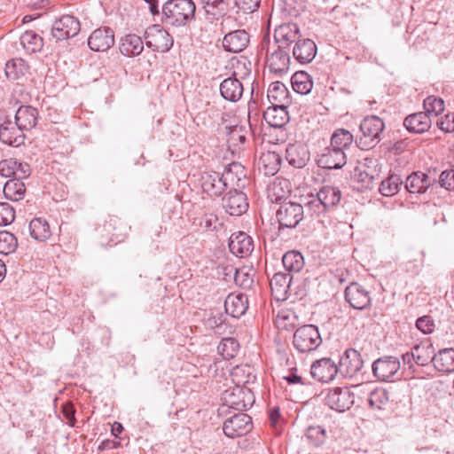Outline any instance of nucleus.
<instances>
[{"instance_id": "1", "label": "nucleus", "mask_w": 454, "mask_h": 454, "mask_svg": "<svg viewBox=\"0 0 454 454\" xmlns=\"http://www.w3.org/2000/svg\"><path fill=\"white\" fill-rule=\"evenodd\" d=\"M341 192L338 187L325 185L318 192L310 194L304 202L306 214L311 217H320L333 210L340 201Z\"/></svg>"}, {"instance_id": "2", "label": "nucleus", "mask_w": 454, "mask_h": 454, "mask_svg": "<svg viewBox=\"0 0 454 454\" xmlns=\"http://www.w3.org/2000/svg\"><path fill=\"white\" fill-rule=\"evenodd\" d=\"M195 11L192 0H168L162 5V21L170 26H184L194 18Z\"/></svg>"}, {"instance_id": "3", "label": "nucleus", "mask_w": 454, "mask_h": 454, "mask_svg": "<svg viewBox=\"0 0 454 454\" xmlns=\"http://www.w3.org/2000/svg\"><path fill=\"white\" fill-rule=\"evenodd\" d=\"M234 71L232 75L224 79L220 84V93L222 97L231 102L239 101L244 91L243 84L240 79H243L250 74V69L247 67L245 60L236 62L232 65Z\"/></svg>"}, {"instance_id": "4", "label": "nucleus", "mask_w": 454, "mask_h": 454, "mask_svg": "<svg viewBox=\"0 0 454 454\" xmlns=\"http://www.w3.org/2000/svg\"><path fill=\"white\" fill-rule=\"evenodd\" d=\"M384 129L385 124L380 117L366 116L360 123L363 136L356 140L357 146L363 150L374 147L380 141Z\"/></svg>"}, {"instance_id": "5", "label": "nucleus", "mask_w": 454, "mask_h": 454, "mask_svg": "<svg viewBox=\"0 0 454 454\" xmlns=\"http://www.w3.org/2000/svg\"><path fill=\"white\" fill-rule=\"evenodd\" d=\"M223 408L228 407L236 411H246L254 403V395L249 388L237 384L226 389L222 395Z\"/></svg>"}, {"instance_id": "6", "label": "nucleus", "mask_w": 454, "mask_h": 454, "mask_svg": "<svg viewBox=\"0 0 454 454\" xmlns=\"http://www.w3.org/2000/svg\"><path fill=\"white\" fill-rule=\"evenodd\" d=\"M293 343L298 351L306 353L317 349L322 343V339L317 326L305 325L294 332Z\"/></svg>"}, {"instance_id": "7", "label": "nucleus", "mask_w": 454, "mask_h": 454, "mask_svg": "<svg viewBox=\"0 0 454 454\" xmlns=\"http://www.w3.org/2000/svg\"><path fill=\"white\" fill-rule=\"evenodd\" d=\"M306 209L296 202H285L280 205L276 212V216L279 223V229L295 228L303 219Z\"/></svg>"}, {"instance_id": "8", "label": "nucleus", "mask_w": 454, "mask_h": 454, "mask_svg": "<svg viewBox=\"0 0 454 454\" xmlns=\"http://www.w3.org/2000/svg\"><path fill=\"white\" fill-rule=\"evenodd\" d=\"M145 45L153 51L167 52L173 46V38L160 25L149 27L144 35Z\"/></svg>"}, {"instance_id": "9", "label": "nucleus", "mask_w": 454, "mask_h": 454, "mask_svg": "<svg viewBox=\"0 0 454 454\" xmlns=\"http://www.w3.org/2000/svg\"><path fill=\"white\" fill-rule=\"evenodd\" d=\"M325 403L332 410L343 412L354 404V394L347 387L329 389L324 398Z\"/></svg>"}, {"instance_id": "10", "label": "nucleus", "mask_w": 454, "mask_h": 454, "mask_svg": "<svg viewBox=\"0 0 454 454\" xmlns=\"http://www.w3.org/2000/svg\"><path fill=\"white\" fill-rule=\"evenodd\" d=\"M364 367V359L355 348H348L340 356L338 370L344 378L357 376Z\"/></svg>"}, {"instance_id": "11", "label": "nucleus", "mask_w": 454, "mask_h": 454, "mask_svg": "<svg viewBox=\"0 0 454 454\" xmlns=\"http://www.w3.org/2000/svg\"><path fill=\"white\" fill-rule=\"evenodd\" d=\"M81 29L79 20L72 15H63L54 21L51 35L56 41L67 40L75 36Z\"/></svg>"}, {"instance_id": "12", "label": "nucleus", "mask_w": 454, "mask_h": 454, "mask_svg": "<svg viewBox=\"0 0 454 454\" xmlns=\"http://www.w3.org/2000/svg\"><path fill=\"white\" fill-rule=\"evenodd\" d=\"M252 427L251 417L247 413L239 412L224 421L223 430L227 437L236 438L246 435Z\"/></svg>"}, {"instance_id": "13", "label": "nucleus", "mask_w": 454, "mask_h": 454, "mask_svg": "<svg viewBox=\"0 0 454 454\" xmlns=\"http://www.w3.org/2000/svg\"><path fill=\"white\" fill-rule=\"evenodd\" d=\"M269 39H263L262 42V51L266 48V59L270 72L282 74L288 70L290 57L284 48L278 46L272 52L269 51Z\"/></svg>"}, {"instance_id": "14", "label": "nucleus", "mask_w": 454, "mask_h": 454, "mask_svg": "<svg viewBox=\"0 0 454 454\" xmlns=\"http://www.w3.org/2000/svg\"><path fill=\"white\" fill-rule=\"evenodd\" d=\"M400 369V361L397 357L387 356L375 360L372 371L375 378L381 381L392 380Z\"/></svg>"}, {"instance_id": "15", "label": "nucleus", "mask_w": 454, "mask_h": 454, "mask_svg": "<svg viewBox=\"0 0 454 454\" xmlns=\"http://www.w3.org/2000/svg\"><path fill=\"white\" fill-rule=\"evenodd\" d=\"M346 154L340 149L327 146L317 159V164L319 168L326 169H339L346 164Z\"/></svg>"}, {"instance_id": "16", "label": "nucleus", "mask_w": 454, "mask_h": 454, "mask_svg": "<svg viewBox=\"0 0 454 454\" xmlns=\"http://www.w3.org/2000/svg\"><path fill=\"white\" fill-rule=\"evenodd\" d=\"M223 207L231 215H241L248 208L247 196L234 188L223 198Z\"/></svg>"}, {"instance_id": "17", "label": "nucleus", "mask_w": 454, "mask_h": 454, "mask_svg": "<svg viewBox=\"0 0 454 454\" xmlns=\"http://www.w3.org/2000/svg\"><path fill=\"white\" fill-rule=\"evenodd\" d=\"M404 364L419 378H424V366L426 365V346L423 343L415 345L410 353L403 355Z\"/></svg>"}, {"instance_id": "18", "label": "nucleus", "mask_w": 454, "mask_h": 454, "mask_svg": "<svg viewBox=\"0 0 454 454\" xmlns=\"http://www.w3.org/2000/svg\"><path fill=\"white\" fill-rule=\"evenodd\" d=\"M345 299L356 309H364L371 304V296L363 286L351 283L345 289Z\"/></svg>"}, {"instance_id": "19", "label": "nucleus", "mask_w": 454, "mask_h": 454, "mask_svg": "<svg viewBox=\"0 0 454 454\" xmlns=\"http://www.w3.org/2000/svg\"><path fill=\"white\" fill-rule=\"evenodd\" d=\"M340 373L338 365L331 358H322L314 362L310 368L311 376L322 382L333 380Z\"/></svg>"}, {"instance_id": "20", "label": "nucleus", "mask_w": 454, "mask_h": 454, "mask_svg": "<svg viewBox=\"0 0 454 454\" xmlns=\"http://www.w3.org/2000/svg\"><path fill=\"white\" fill-rule=\"evenodd\" d=\"M114 44V33L107 27L94 30L88 39V45L94 51H106Z\"/></svg>"}, {"instance_id": "21", "label": "nucleus", "mask_w": 454, "mask_h": 454, "mask_svg": "<svg viewBox=\"0 0 454 454\" xmlns=\"http://www.w3.org/2000/svg\"><path fill=\"white\" fill-rule=\"evenodd\" d=\"M272 294L278 301H285L289 298L288 294L292 292L293 277L290 274L277 272L270 282Z\"/></svg>"}, {"instance_id": "22", "label": "nucleus", "mask_w": 454, "mask_h": 454, "mask_svg": "<svg viewBox=\"0 0 454 454\" xmlns=\"http://www.w3.org/2000/svg\"><path fill=\"white\" fill-rule=\"evenodd\" d=\"M16 122L8 120L0 125V140L8 145L18 147L24 143L25 135Z\"/></svg>"}, {"instance_id": "23", "label": "nucleus", "mask_w": 454, "mask_h": 454, "mask_svg": "<svg viewBox=\"0 0 454 454\" xmlns=\"http://www.w3.org/2000/svg\"><path fill=\"white\" fill-rule=\"evenodd\" d=\"M249 43V35L244 29H238L227 33L223 40V46L230 52H240Z\"/></svg>"}, {"instance_id": "24", "label": "nucleus", "mask_w": 454, "mask_h": 454, "mask_svg": "<svg viewBox=\"0 0 454 454\" xmlns=\"http://www.w3.org/2000/svg\"><path fill=\"white\" fill-rule=\"evenodd\" d=\"M220 176L225 183L226 189H240L245 185V169L239 163H231Z\"/></svg>"}, {"instance_id": "25", "label": "nucleus", "mask_w": 454, "mask_h": 454, "mask_svg": "<svg viewBox=\"0 0 454 454\" xmlns=\"http://www.w3.org/2000/svg\"><path fill=\"white\" fill-rule=\"evenodd\" d=\"M200 181L203 192L209 196H220L226 189L223 177L215 171L202 173Z\"/></svg>"}, {"instance_id": "26", "label": "nucleus", "mask_w": 454, "mask_h": 454, "mask_svg": "<svg viewBox=\"0 0 454 454\" xmlns=\"http://www.w3.org/2000/svg\"><path fill=\"white\" fill-rule=\"evenodd\" d=\"M310 158L308 147L301 144L288 145L286 150V159L288 163L296 168H302L309 162Z\"/></svg>"}, {"instance_id": "27", "label": "nucleus", "mask_w": 454, "mask_h": 454, "mask_svg": "<svg viewBox=\"0 0 454 454\" xmlns=\"http://www.w3.org/2000/svg\"><path fill=\"white\" fill-rule=\"evenodd\" d=\"M253 240L247 233H233L229 239L230 251L238 257H245L253 250Z\"/></svg>"}, {"instance_id": "28", "label": "nucleus", "mask_w": 454, "mask_h": 454, "mask_svg": "<svg viewBox=\"0 0 454 454\" xmlns=\"http://www.w3.org/2000/svg\"><path fill=\"white\" fill-rule=\"evenodd\" d=\"M271 105L263 112V118L270 126L282 128L289 121V114L286 110L288 106H282L281 104Z\"/></svg>"}, {"instance_id": "29", "label": "nucleus", "mask_w": 454, "mask_h": 454, "mask_svg": "<svg viewBox=\"0 0 454 454\" xmlns=\"http://www.w3.org/2000/svg\"><path fill=\"white\" fill-rule=\"evenodd\" d=\"M248 309V298L243 294H230L224 301L226 314L232 317L239 318L244 315Z\"/></svg>"}, {"instance_id": "30", "label": "nucleus", "mask_w": 454, "mask_h": 454, "mask_svg": "<svg viewBox=\"0 0 454 454\" xmlns=\"http://www.w3.org/2000/svg\"><path fill=\"white\" fill-rule=\"evenodd\" d=\"M317 53V45L310 39H300L296 42L293 55L294 59L301 63L307 64L313 60Z\"/></svg>"}, {"instance_id": "31", "label": "nucleus", "mask_w": 454, "mask_h": 454, "mask_svg": "<svg viewBox=\"0 0 454 454\" xmlns=\"http://www.w3.org/2000/svg\"><path fill=\"white\" fill-rule=\"evenodd\" d=\"M38 111L31 106H21L16 112L15 122L25 131L32 129L37 123Z\"/></svg>"}, {"instance_id": "32", "label": "nucleus", "mask_w": 454, "mask_h": 454, "mask_svg": "<svg viewBox=\"0 0 454 454\" xmlns=\"http://www.w3.org/2000/svg\"><path fill=\"white\" fill-rule=\"evenodd\" d=\"M299 27L294 23L283 24L279 26L274 34V38L279 48H286L290 43L299 39Z\"/></svg>"}, {"instance_id": "33", "label": "nucleus", "mask_w": 454, "mask_h": 454, "mask_svg": "<svg viewBox=\"0 0 454 454\" xmlns=\"http://www.w3.org/2000/svg\"><path fill=\"white\" fill-rule=\"evenodd\" d=\"M144 50V43L140 36L129 34L121 38L120 51L127 57H136Z\"/></svg>"}, {"instance_id": "34", "label": "nucleus", "mask_w": 454, "mask_h": 454, "mask_svg": "<svg viewBox=\"0 0 454 454\" xmlns=\"http://www.w3.org/2000/svg\"><path fill=\"white\" fill-rule=\"evenodd\" d=\"M435 370L441 372H454V348L439 350L431 359Z\"/></svg>"}, {"instance_id": "35", "label": "nucleus", "mask_w": 454, "mask_h": 454, "mask_svg": "<svg viewBox=\"0 0 454 454\" xmlns=\"http://www.w3.org/2000/svg\"><path fill=\"white\" fill-rule=\"evenodd\" d=\"M405 188L410 193V200L412 203L417 201L413 200V196L422 195L426 192V173L418 171L411 174L405 182Z\"/></svg>"}, {"instance_id": "36", "label": "nucleus", "mask_w": 454, "mask_h": 454, "mask_svg": "<svg viewBox=\"0 0 454 454\" xmlns=\"http://www.w3.org/2000/svg\"><path fill=\"white\" fill-rule=\"evenodd\" d=\"M267 97L271 104L288 106L290 103L289 92L283 82H275L270 84Z\"/></svg>"}, {"instance_id": "37", "label": "nucleus", "mask_w": 454, "mask_h": 454, "mask_svg": "<svg viewBox=\"0 0 454 454\" xmlns=\"http://www.w3.org/2000/svg\"><path fill=\"white\" fill-rule=\"evenodd\" d=\"M29 232L34 239L40 242L46 241L51 235L49 223L41 217L35 218L30 222Z\"/></svg>"}, {"instance_id": "38", "label": "nucleus", "mask_w": 454, "mask_h": 454, "mask_svg": "<svg viewBox=\"0 0 454 454\" xmlns=\"http://www.w3.org/2000/svg\"><path fill=\"white\" fill-rule=\"evenodd\" d=\"M282 263L286 270L291 272H300L304 267V258L298 251H288L282 257Z\"/></svg>"}, {"instance_id": "39", "label": "nucleus", "mask_w": 454, "mask_h": 454, "mask_svg": "<svg viewBox=\"0 0 454 454\" xmlns=\"http://www.w3.org/2000/svg\"><path fill=\"white\" fill-rule=\"evenodd\" d=\"M25 192L24 183L18 179H10L4 186V197L9 200L19 201L24 198Z\"/></svg>"}, {"instance_id": "40", "label": "nucleus", "mask_w": 454, "mask_h": 454, "mask_svg": "<svg viewBox=\"0 0 454 454\" xmlns=\"http://www.w3.org/2000/svg\"><path fill=\"white\" fill-rule=\"evenodd\" d=\"M291 82L294 91L302 95L309 93L313 87L311 77L303 71L294 73Z\"/></svg>"}, {"instance_id": "41", "label": "nucleus", "mask_w": 454, "mask_h": 454, "mask_svg": "<svg viewBox=\"0 0 454 454\" xmlns=\"http://www.w3.org/2000/svg\"><path fill=\"white\" fill-rule=\"evenodd\" d=\"M280 157L274 152L263 153L260 158V164L266 176H274L280 168Z\"/></svg>"}, {"instance_id": "42", "label": "nucleus", "mask_w": 454, "mask_h": 454, "mask_svg": "<svg viewBox=\"0 0 454 454\" xmlns=\"http://www.w3.org/2000/svg\"><path fill=\"white\" fill-rule=\"evenodd\" d=\"M403 125L409 132L424 133L426 131V113L420 112L408 115Z\"/></svg>"}, {"instance_id": "43", "label": "nucleus", "mask_w": 454, "mask_h": 454, "mask_svg": "<svg viewBox=\"0 0 454 454\" xmlns=\"http://www.w3.org/2000/svg\"><path fill=\"white\" fill-rule=\"evenodd\" d=\"M353 142V135L347 129H337L331 137V146L344 152Z\"/></svg>"}, {"instance_id": "44", "label": "nucleus", "mask_w": 454, "mask_h": 454, "mask_svg": "<svg viewBox=\"0 0 454 454\" xmlns=\"http://www.w3.org/2000/svg\"><path fill=\"white\" fill-rule=\"evenodd\" d=\"M388 392L381 387L372 390L368 397V403L372 409L384 410L388 404Z\"/></svg>"}, {"instance_id": "45", "label": "nucleus", "mask_w": 454, "mask_h": 454, "mask_svg": "<svg viewBox=\"0 0 454 454\" xmlns=\"http://www.w3.org/2000/svg\"><path fill=\"white\" fill-rule=\"evenodd\" d=\"M201 3L207 16L216 20L223 17L226 11L224 0H201Z\"/></svg>"}, {"instance_id": "46", "label": "nucleus", "mask_w": 454, "mask_h": 454, "mask_svg": "<svg viewBox=\"0 0 454 454\" xmlns=\"http://www.w3.org/2000/svg\"><path fill=\"white\" fill-rule=\"evenodd\" d=\"M402 184L403 180L399 176L391 175L385 180L381 181L379 190L383 196H392L399 191V187Z\"/></svg>"}, {"instance_id": "47", "label": "nucleus", "mask_w": 454, "mask_h": 454, "mask_svg": "<svg viewBox=\"0 0 454 454\" xmlns=\"http://www.w3.org/2000/svg\"><path fill=\"white\" fill-rule=\"evenodd\" d=\"M239 342L233 338H224L217 347L218 353L224 359L233 358L239 350Z\"/></svg>"}, {"instance_id": "48", "label": "nucleus", "mask_w": 454, "mask_h": 454, "mask_svg": "<svg viewBox=\"0 0 454 454\" xmlns=\"http://www.w3.org/2000/svg\"><path fill=\"white\" fill-rule=\"evenodd\" d=\"M305 436L312 445L320 446L326 440V431L321 426H310L307 428Z\"/></svg>"}, {"instance_id": "49", "label": "nucleus", "mask_w": 454, "mask_h": 454, "mask_svg": "<svg viewBox=\"0 0 454 454\" xmlns=\"http://www.w3.org/2000/svg\"><path fill=\"white\" fill-rule=\"evenodd\" d=\"M18 247L16 237L9 231H0V254H9L13 253Z\"/></svg>"}, {"instance_id": "50", "label": "nucleus", "mask_w": 454, "mask_h": 454, "mask_svg": "<svg viewBox=\"0 0 454 454\" xmlns=\"http://www.w3.org/2000/svg\"><path fill=\"white\" fill-rule=\"evenodd\" d=\"M20 40L22 44L31 46L32 51H40L43 45V38L32 30L26 31Z\"/></svg>"}, {"instance_id": "51", "label": "nucleus", "mask_w": 454, "mask_h": 454, "mask_svg": "<svg viewBox=\"0 0 454 454\" xmlns=\"http://www.w3.org/2000/svg\"><path fill=\"white\" fill-rule=\"evenodd\" d=\"M22 59L8 61L5 65V74L11 80H17L24 74Z\"/></svg>"}, {"instance_id": "52", "label": "nucleus", "mask_w": 454, "mask_h": 454, "mask_svg": "<svg viewBox=\"0 0 454 454\" xmlns=\"http://www.w3.org/2000/svg\"><path fill=\"white\" fill-rule=\"evenodd\" d=\"M445 109L444 101L435 96H427V117L439 116Z\"/></svg>"}, {"instance_id": "53", "label": "nucleus", "mask_w": 454, "mask_h": 454, "mask_svg": "<svg viewBox=\"0 0 454 454\" xmlns=\"http://www.w3.org/2000/svg\"><path fill=\"white\" fill-rule=\"evenodd\" d=\"M247 140L246 131L242 127L235 126L228 133L227 142L230 145H243Z\"/></svg>"}, {"instance_id": "54", "label": "nucleus", "mask_w": 454, "mask_h": 454, "mask_svg": "<svg viewBox=\"0 0 454 454\" xmlns=\"http://www.w3.org/2000/svg\"><path fill=\"white\" fill-rule=\"evenodd\" d=\"M15 219L14 208L6 202L0 203V225H8Z\"/></svg>"}, {"instance_id": "55", "label": "nucleus", "mask_w": 454, "mask_h": 454, "mask_svg": "<svg viewBox=\"0 0 454 454\" xmlns=\"http://www.w3.org/2000/svg\"><path fill=\"white\" fill-rule=\"evenodd\" d=\"M270 192L273 194H270L273 200V196L276 195L275 200L278 201L281 198L285 197L286 192H289L286 180H276L270 187Z\"/></svg>"}, {"instance_id": "56", "label": "nucleus", "mask_w": 454, "mask_h": 454, "mask_svg": "<svg viewBox=\"0 0 454 454\" xmlns=\"http://www.w3.org/2000/svg\"><path fill=\"white\" fill-rule=\"evenodd\" d=\"M225 316L219 310L211 309L206 320V325L211 329L221 327L225 322Z\"/></svg>"}, {"instance_id": "57", "label": "nucleus", "mask_w": 454, "mask_h": 454, "mask_svg": "<svg viewBox=\"0 0 454 454\" xmlns=\"http://www.w3.org/2000/svg\"><path fill=\"white\" fill-rule=\"evenodd\" d=\"M17 166H19V161L16 159L3 160L0 161V174L5 177H13Z\"/></svg>"}, {"instance_id": "58", "label": "nucleus", "mask_w": 454, "mask_h": 454, "mask_svg": "<svg viewBox=\"0 0 454 454\" xmlns=\"http://www.w3.org/2000/svg\"><path fill=\"white\" fill-rule=\"evenodd\" d=\"M435 124L445 133L454 132V113H449L438 118Z\"/></svg>"}, {"instance_id": "59", "label": "nucleus", "mask_w": 454, "mask_h": 454, "mask_svg": "<svg viewBox=\"0 0 454 454\" xmlns=\"http://www.w3.org/2000/svg\"><path fill=\"white\" fill-rule=\"evenodd\" d=\"M234 280L237 285L245 289L250 288L254 283L253 278L243 269L235 270Z\"/></svg>"}, {"instance_id": "60", "label": "nucleus", "mask_w": 454, "mask_h": 454, "mask_svg": "<svg viewBox=\"0 0 454 454\" xmlns=\"http://www.w3.org/2000/svg\"><path fill=\"white\" fill-rule=\"evenodd\" d=\"M218 222V217L213 213H205L200 218L199 225L206 231L215 229V224Z\"/></svg>"}, {"instance_id": "61", "label": "nucleus", "mask_w": 454, "mask_h": 454, "mask_svg": "<svg viewBox=\"0 0 454 454\" xmlns=\"http://www.w3.org/2000/svg\"><path fill=\"white\" fill-rule=\"evenodd\" d=\"M431 396L434 400L444 398L447 394V386L441 381H434L430 387Z\"/></svg>"}, {"instance_id": "62", "label": "nucleus", "mask_w": 454, "mask_h": 454, "mask_svg": "<svg viewBox=\"0 0 454 454\" xmlns=\"http://www.w3.org/2000/svg\"><path fill=\"white\" fill-rule=\"evenodd\" d=\"M62 413L70 427L75 426V409L72 402H67L62 405Z\"/></svg>"}, {"instance_id": "63", "label": "nucleus", "mask_w": 454, "mask_h": 454, "mask_svg": "<svg viewBox=\"0 0 454 454\" xmlns=\"http://www.w3.org/2000/svg\"><path fill=\"white\" fill-rule=\"evenodd\" d=\"M442 187L454 191V169L442 171L439 177Z\"/></svg>"}, {"instance_id": "64", "label": "nucleus", "mask_w": 454, "mask_h": 454, "mask_svg": "<svg viewBox=\"0 0 454 454\" xmlns=\"http://www.w3.org/2000/svg\"><path fill=\"white\" fill-rule=\"evenodd\" d=\"M31 168L27 163L19 162V166L16 167L15 174L12 179H18L21 181L30 176Z\"/></svg>"}]
</instances>
